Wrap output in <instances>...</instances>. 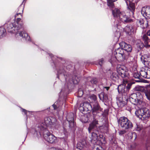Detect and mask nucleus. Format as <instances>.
Returning a JSON list of instances; mask_svg holds the SVG:
<instances>
[{
    "label": "nucleus",
    "instance_id": "35",
    "mask_svg": "<svg viewBox=\"0 0 150 150\" xmlns=\"http://www.w3.org/2000/svg\"><path fill=\"white\" fill-rule=\"evenodd\" d=\"M93 150H105L103 148L102 146L100 145H97L94 146L93 148Z\"/></svg>",
    "mask_w": 150,
    "mask_h": 150
},
{
    "label": "nucleus",
    "instance_id": "16",
    "mask_svg": "<svg viewBox=\"0 0 150 150\" xmlns=\"http://www.w3.org/2000/svg\"><path fill=\"white\" fill-rule=\"evenodd\" d=\"M120 47L124 50L128 52H130L132 50V47L131 45L128 44L124 42H122L119 44Z\"/></svg>",
    "mask_w": 150,
    "mask_h": 150
},
{
    "label": "nucleus",
    "instance_id": "60",
    "mask_svg": "<svg viewBox=\"0 0 150 150\" xmlns=\"http://www.w3.org/2000/svg\"><path fill=\"white\" fill-rule=\"evenodd\" d=\"M84 122L86 123L87 122V121H83Z\"/></svg>",
    "mask_w": 150,
    "mask_h": 150
},
{
    "label": "nucleus",
    "instance_id": "10",
    "mask_svg": "<svg viewBox=\"0 0 150 150\" xmlns=\"http://www.w3.org/2000/svg\"><path fill=\"white\" fill-rule=\"evenodd\" d=\"M8 32L11 34H19L20 36L25 38L26 40H29L30 38L28 34L24 31H19L18 29H8Z\"/></svg>",
    "mask_w": 150,
    "mask_h": 150
},
{
    "label": "nucleus",
    "instance_id": "34",
    "mask_svg": "<svg viewBox=\"0 0 150 150\" xmlns=\"http://www.w3.org/2000/svg\"><path fill=\"white\" fill-rule=\"evenodd\" d=\"M96 127V126L94 125V124H93L91 123L90 124L88 128V130L89 132L90 133L91 132V131Z\"/></svg>",
    "mask_w": 150,
    "mask_h": 150
},
{
    "label": "nucleus",
    "instance_id": "29",
    "mask_svg": "<svg viewBox=\"0 0 150 150\" xmlns=\"http://www.w3.org/2000/svg\"><path fill=\"white\" fill-rule=\"evenodd\" d=\"M72 81L74 84H77L79 82V79L77 76H75L72 77Z\"/></svg>",
    "mask_w": 150,
    "mask_h": 150
},
{
    "label": "nucleus",
    "instance_id": "13",
    "mask_svg": "<svg viewBox=\"0 0 150 150\" xmlns=\"http://www.w3.org/2000/svg\"><path fill=\"white\" fill-rule=\"evenodd\" d=\"M140 75L145 79H150V68L148 67H145L140 71Z\"/></svg>",
    "mask_w": 150,
    "mask_h": 150
},
{
    "label": "nucleus",
    "instance_id": "14",
    "mask_svg": "<svg viewBox=\"0 0 150 150\" xmlns=\"http://www.w3.org/2000/svg\"><path fill=\"white\" fill-rule=\"evenodd\" d=\"M141 13L145 18H150V6H144L142 7Z\"/></svg>",
    "mask_w": 150,
    "mask_h": 150
},
{
    "label": "nucleus",
    "instance_id": "53",
    "mask_svg": "<svg viewBox=\"0 0 150 150\" xmlns=\"http://www.w3.org/2000/svg\"><path fill=\"white\" fill-rule=\"evenodd\" d=\"M113 144H116V143H117V142L116 141H115V140H114V141H113V139H112L111 141V143L112 142H113Z\"/></svg>",
    "mask_w": 150,
    "mask_h": 150
},
{
    "label": "nucleus",
    "instance_id": "41",
    "mask_svg": "<svg viewBox=\"0 0 150 150\" xmlns=\"http://www.w3.org/2000/svg\"><path fill=\"white\" fill-rule=\"evenodd\" d=\"M23 7L21 5L18 8V11L23 13Z\"/></svg>",
    "mask_w": 150,
    "mask_h": 150
},
{
    "label": "nucleus",
    "instance_id": "46",
    "mask_svg": "<svg viewBox=\"0 0 150 150\" xmlns=\"http://www.w3.org/2000/svg\"><path fill=\"white\" fill-rule=\"evenodd\" d=\"M140 25L144 23V22L143 20L142 19H140L138 21Z\"/></svg>",
    "mask_w": 150,
    "mask_h": 150
},
{
    "label": "nucleus",
    "instance_id": "30",
    "mask_svg": "<svg viewBox=\"0 0 150 150\" xmlns=\"http://www.w3.org/2000/svg\"><path fill=\"white\" fill-rule=\"evenodd\" d=\"M98 138V136L97 134L96 133L94 132L92 133L91 135V140H94L95 141L97 140Z\"/></svg>",
    "mask_w": 150,
    "mask_h": 150
},
{
    "label": "nucleus",
    "instance_id": "7",
    "mask_svg": "<svg viewBox=\"0 0 150 150\" xmlns=\"http://www.w3.org/2000/svg\"><path fill=\"white\" fill-rule=\"evenodd\" d=\"M43 135L45 140L50 143H54L57 141V138L51 133L48 130H45L41 132V135Z\"/></svg>",
    "mask_w": 150,
    "mask_h": 150
},
{
    "label": "nucleus",
    "instance_id": "37",
    "mask_svg": "<svg viewBox=\"0 0 150 150\" xmlns=\"http://www.w3.org/2000/svg\"><path fill=\"white\" fill-rule=\"evenodd\" d=\"M90 98L95 103L97 101V97L96 95L93 94L90 96Z\"/></svg>",
    "mask_w": 150,
    "mask_h": 150
},
{
    "label": "nucleus",
    "instance_id": "20",
    "mask_svg": "<svg viewBox=\"0 0 150 150\" xmlns=\"http://www.w3.org/2000/svg\"><path fill=\"white\" fill-rule=\"evenodd\" d=\"M69 125L68 127V128L70 130H72L73 131H75V128L76 125L74 123V120L69 122H68Z\"/></svg>",
    "mask_w": 150,
    "mask_h": 150
},
{
    "label": "nucleus",
    "instance_id": "18",
    "mask_svg": "<svg viewBox=\"0 0 150 150\" xmlns=\"http://www.w3.org/2000/svg\"><path fill=\"white\" fill-rule=\"evenodd\" d=\"M119 77V76L117 72H112L110 76V79L114 81H116L118 80Z\"/></svg>",
    "mask_w": 150,
    "mask_h": 150
},
{
    "label": "nucleus",
    "instance_id": "3",
    "mask_svg": "<svg viewBox=\"0 0 150 150\" xmlns=\"http://www.w3.org/2000/svg\"><path fill=\"white\" fill-rule=\"evenodd\" d=\"M117 71L119 76L122 78L123 83L124 84L127 83V80L130 77L129 71L127 68L123 66L118 65L117 67Z\"/></svg>",
    "mask_w": 150,
    "mask_h": 150
},
{
    "label": "nucleus",
    "instance_id": "15",
    "mask_svg": "<svg viewBox=\"0 0 150 150\" xmlns=\"http://www.w3.org/2000/svg\"><path fill=\"white\" fill-rule=\"evenodd\" d=\"M124 1L126 4L127 9L130 11L132 14H133L135 8L134 4L132 2L133 0H124Z\"/></svg>",
    "mask_w": 150,
    "mask_h": 150
},
{
    "label": "nucleus",
    "instance_id": "26",
    "mask_svg": "<svg viewBox=\"0 0 150 150\" xmlns=\"http://www.w3.org/2000/svg\"><path fill=\"white\" fill-rule=\"evenodd\" d=\"M126 33L129 35L133 34L134 29H124Z\"/></svg>",
    "mask_w": 150,
    "mask_h": 150
},
{
    "label": "nucleus",
    "instance_id": "1",
    "mask_svg": "<svg viewBox=\"0 0 150 150\" xmlns=\"http://www.w3.org/2000/svg\"><path fill=\"white\" fill-rule=\"evenodd\" d=\"M53 118L52 117H46L44 118V123H42L36 127L34 129V134L37 137H40L41 135V132L45 130H48L47 127L48 126L52 124V120Z\"/></svg>",
    "mask_w": 150,
    "mask_h": 150
},
{
    "label": "nucleus",
    "instance_id": "12",
    "mask_svg": "<svg viewBox=\"0 0 150 150\" xmlns=\"http://www.w3.org/2000/svg\"><path fill=\"white\" fill-rule=\"evenodd\" d=\"M103 110L98 102L96 101L93 105L91 111L93 115H95L99 114L100 112H103Z\"/></svg>",
    "mask_w": 150,
    "mask_h": 150
},
{
    "label": "nucleus",
    "instance_id": "22",
    "mask_svg": "<svg viewBox=\"0 0 150 150\" xmlns=\"http://www.w3.org/2000/svg\"><path fill=\"white\" fill-rule=\"evenodd\" d=\"M133 76L136 79H140V78L141 76L140 75V73H139L135 69L134 71L133 72Z\"/></svg>",
    "mask_w": 150,
    "mask_h": 150
},
{
    "label": "nucleus",
    "instance_id": "44",
    "mask_svg": "<svg viewBox=\"0 0 150 150\" xmlns=\"http://www.w3.org/2000/svg\"><path fill=\"white\" fill-rule=\"evenodd\" d=\"M142 39L144 41L149 40L148 36L145 34H144L143 35Z\"/></svg>",
    "mask_w": 150,
    "mask_h": 150
},
{
    "label": "nucleus",
    "instance_id": "47",
    "mask_svg": "<svg viewBox=\"0 0 150 150\" xmlns=\"http://www.w3.org/2000/svg\"><path fill=\"white\" fill-rule=\"evenodd\" d=\"M17 24H19V25H21V23H20V22L21 21V18H17Z\"/></svg>",
    "mask_w": 150,
    "mask_h": 150
},
{
    "label": "nucleus",
    "instance_id": "31",
    "mask_svg": "<svg viewBox=\"0 0 150 150\" xmlns=\"http://www.w3.org/2000/svg\"><path fill=\"white\" fill-rule=\"evenodd\" d=\"M117 0H107L108 5V6L112 7L113 6V2Z\"/></svg>",
    "mask_w": 150,
    "mask_h": 150
},
{
    "label": "nucleus",
    "instance_id": "38",
    "mask_svg": "<svg viewBox=\"0 0 150 150\" xmlns=\"http://www.w3.org/2000/svg\"><path fill=\"white\" fill-rule=\"evenodd\" d=\"M137 126L135 128L134 130L137 131H140L142 129V127L140 125L136 124Z\"/></svg>",
    "mask_w": 150,
    "mask_h": 150
},
{
    "label": "nucleus",
    "instance_id": "45",
    "mask_svg": "<svg viewBox=\"0 0 150 150\" xmlns=\"http://www.w3.org/2000/svg\"><path fill=\"white\" fill-rule=\"evenodd\" d=\"M132 139L133 138V139H134L135 140L136 139L137 137V136L136 133L133 132L132 133Z\"/></svg>",
    "mask_w": 150,
    "mask_h": 150
},
{
    "label": "nucleus",
    "instance_id": "64",
    "mask_svg": "<svg viewBox=\"0 0 150 150\" xmlns=\"http://www.w3.org/2000/svg\"><path fill=\"white\" fill-rule=\"evenodd\" d=\"M85 150H86V149Z\"/></svg>",
    "mask_w": 150,
    "mask_h": 150
},
{
    "label": "nucleus",
    "instance_id": "58",
    "mask_svg": "<svg viewBox=\"0 0 150 150\" xmlns=\"http://www.w3.org/2000/svg\"><path fill=\"white\" fill-rule=\"evenodd\" d=\"M116 27H117V28L119 27V25L118 24L117 25V26Z\"/></svg>",
    "mask_w": 150,
    "mask_h": 150
},
{
    "label": "nucleus",
    "instance_id": "27",
    "mask_svg": "<svg viewBox=\"0 0 150 150\" xmlns=\"http://www.w3.org/2000/svg\"><path fill=\"white\" fill-rule=\"evenodd\" d=\"M99 137L100 138L99 141L102 144H104L106 143V142L105 137H103L102 135H100Z\"/></svg>",
    "mask_w": 150,
    "mask_h": 150
},
{
    "label": "nucleus",
    "instance_id": "2",
    "mask_svg": "<svg viewBox=\"0 0 150 150\" xmlns=\"http://www.w3.org/2000/svg\"><path fill=\"white\" fill-rule=\"evenodd\" d=\"M129 99L130 102L134 105L141 107L145 105V103L143 101L142 95L140 92H137L131 94Z\"/></svg>",
    "mask_w": 150,
    "mask_h": 150
},
{
    "label": "nucleus",
    "instance_id": "32",
    "mask_svg": "<svg viewBox=\"0 0 150 150\" xmlns=\"http://www.w3.org/2000/svg\"><path fill=\"white\" fill-rule=\"evenodd\" d=\"M63 132L64 134L66 135L68 133V131L70 130L69 129V128L67 127L65 125V123H63Z\"/></svg>",
    "mask_w": 150,
    "mask_h": 150
},
{
    "label": "nucleus",
    "instance_id": "21",
    "mask_svg": "<svg viewBox=\"0 0 150 150\" xmlns=\"http://www.w3.org/2000/svg\"><path fill=\"white\" fill-rule=\"evenodd\" d=\"M123 83V84L119 86L117 88L118 92H120L122 93L125 92V89H126L125 86H126V84H127V83L124 84Z\"/></svg>",
    "mask_w": 150,
    "mask_h": 150
},
{
    "label": "nucleus",
    "instance_id": "50",
    "mask_svg": "<svg viewBox=\"0 0 150 150\" xmlns=\"http://www.w3.org/2000/svg\"><path fill=\"white\" fill-rule=\"evenodd\" d=\"M83 91H79L78 92V94L79 95V96H81L83 94Z\"/></svg>",
    "mask_w": 150,
    "mask_h": 150
},
{
    "label": "nucleus",
    "instance_id": "24",
    "mask_svg": "<svg viewBox=\"0 0 150 150\" xmlns=\"http://www.w3.org/2000/svg\"><path fill=\"white\" fill-rule=\"evenodd\" d=\"M99 97L100 99L103 101L108 98L106 94L103 92H101L99 95Z\"/></svg>",
    "mask_w": 150,
    "mask_h": 150
},
{
    "label": "nucleus",
    "instance_id": "8",
    "mask_svg": "<svg viewBox=\"0 0 150 150\" xmlns=\"http://www.w3.org/2000/svg\"><path fill=\"white\" fill-rule=\"evenodd\" d=\"M114 54L116 59L118 61H123L127 59L123 49L121 47L116 49L114 52Z\"/></svg>",
    "mask_w": 150,
    "mask_h": 150
},
{
    "label": "nucleus",
    "instance_id": "4",
    "mask_svg": "<svg viewBox=\"0 0 150 150\" xmlns=\"http://www.w3.org/2000/svg\"><path fill=\"white\" fill-rule=\"evenodd\" d=\"M112 13L113 16L124 23H128L132 21L131 19L126 15L125 13L120 12L117 8H115L112 10Z\"/></svg>",
    "mask_w": 150,
    "mask_h": 150
},
{
    "label": "nucleus",
    "instance_id": "40",
    "mask_svg": "<svg viewBox=\"0 0 150 150\" xmlns=\"http://www.w3.org/2000/svg\"><path fill=\"white\" fill-rule=\"evenodd\" d=\"M104 61L103 59V58H101L99 60H98L99 64L101 66L103 65V64L104 63Z\"/></svg>",
    "mask_w": 150,
    "mask_h": 150
},
{
    "label": "nucleus",
    "instance_id": "55",
    "mask_svg": "<svg viewBox=\"0 0 150 150\" xmlns=\"http://www.w3.org/2000/svg\"><path fill=\"white\" fill-rule=\"evenodd\" d=\"M22 13V12H20V13H17V14H16V15H15V17H17V16H18V15H19V14L21 15Z\"/></svg>",
    "mask_w": 150,
    "mask_h": 150
},
{
    "label": "nucleus",
    "instance_id": "17",
    "mask_svg": "<svg viewBox=\"0 0 150 150\" xmlns=\"http://www.w3.org/2000/svg\"><path fill=\"white\" fill-rule=\"evenodd\" d=\"M86 142L83 141L82 142H78L76 148H75L74 150H85L86 147L85 146Z\"/></svg>",
    "mask_w": 150,
    "mask_h": 150
},
{
    "label": "nucleus",
    "instance_id": "43",
    "mask_svg": "<svg viewBox=\"0 0 150 150\" xmlns=\"http://www.w3.org/2000/svg\"><path fill=\"white\" fill-rule=\"evenodd\" d=\"M126 133V131L124 129V130H120L119 132V134L120 135H122Z\"/></svg>",
    "mask_w": 150,
    "mask_h": 150
},
{
    "label": "nucleus",
    "instance_id": "33",
    "mask_svg": "<svg viewBox=\"0 0 150 150\" xmlns=\"http://www.w3.org/2000/svg\"><path fill=\"white\" fill-rule=\"evenodd\" d=\"M58 74H63L65 78V71L64 69H60L57 71Z\"/></svg>",
    "mask_w": 150,
    "mask_h": 150
},
{
    "label": "nucleus",
    "instance_id": "49",
    "mask_svg": "<svg viewBox=\"0 0 150 150\" xmlns=\"http://www.w3.org/2000/svg\"><path fill=\"white\" fill-rule=\"evenodd\" d=\"M52 106L54 108V110H57L58 108V107H57V106L55 104H53L52 105Z\"/></svg>",
    "mask_w": 150,
    "mask_h": 150
},
{
    "label": "nucleus",
    "instance_id": "51",
    "mask_svg": "<svg viewBox=\"0 0 150 150\" xmlns=\"http://www.w3.org/2000/svg\"><path fill=\"white\" fill-rule=\"evenodd\" d=\"M102 127H104L105 129L106 130H107L108 128V125L107 124L105 125H104Z\"/></svg>",
    "mask_w": 150,
    "mask_h": 150
},
{
    "label": "nucleus",
    "instance_id": "63",
    "mask_svg": "<svg viewBox=\"0 0 150 150\" xmlns=\"http://www.w3.org/2000/svg\"><path fill=\"white\" fill-rule=\"evenodd\" d=\"M11 25H13V24H11Z\"/></svg>",
    "mask_w": 150,
    "mask_h": 150
},
{
    "label": "nucleus",
    "instance_id": "36",
    "mask_svg": "<svg viewBox=\"0 0 150 150\" xmlns=\"http://www.w3.org/2000/svg\"><path fill=\"white\" fill-rule=\"evenodd\" d=\"M108 114V111L106 110H105L103 112H102V113L100 114V115H98V116H101L102 115L103 117H106L107 116Z\"/></svg>",
    "mask_w": 150,
    "mask_h": 150
},
{
    "label": "nucleus",
    "instance_id": "54",
    "mask_svg": "<svg viewBox=\"0 0 150 150\" xmlns=\"http://www.w3.org/2000/svg\"><path fill=\"white\" fill-rule=\"evenodd\" d=\"M104 88L106 89L107 91H108L110 88V87L109 86L105 87Z\"/></svg>",
    "mask_w": 150,
    "mask_h": 150
},
{
    "label": "nucleus",
    "instance_id": "48",
    "mask_svg": "<svg viewBox=\"0 0 150 150\" xmlns=\"http://www.w3.org/2000/svg\"><path fill=\"white\" fill-rule=\"evenodd\" d=\"M144 44L146 46H147L149 45V40H144Z\"/></svg>",
    "mask_w": 150,
    "mask_h": 150
},
{
    "label": "nucleus",
    "instance_id": "57",
    "mask_svg": "<svg viewBox=\"0 0 150 150\" xmlns=\"http://www.w3.org/2000/svg\"><path fill=\"white\" fill-rule=\"evenodd\" d=\"M134 146H135V144H134ZM130 147H131V148H134V146H133V145H131L130 146Z\"/></svg>",
    "mask_w": 150,
    "mask_h": 150
},
{
    "label": "nucleus",
    "instance_id": "59",
    "mask_svg": "<svg viewBox=\"0 0 150 150\" xmlns=\"http://www.w3.org/2000/svg\"><path fill=\"white\" fill-rule=\"evenodd\" d=\"M136 81L137 82H140V80Z\"/></svg>",
    "mask_w": 150,
    "mask_h": 150
},
{
    "label": "nucleus",
    "instance_id": "11",
    "mask_svg": "<svg viewBox=\"0 0 150 150\" xmlns=\"http://www.w3.org/2000/svg\"><path fill=\"white\" fill-rule=\"evenodd\" d=\"M134 90L139 92L144 93L148 99L150 100V84L147 87L139 86H136L134 88Z\"/></svg>",
    "mask_w": 150,
    "mask_h": 150
},
{
    "label": "nucleus",
    "instance_id": "5",
    "mask_svg": "<svg viewBox=\"0 0 150 150\" xmlns=\"http://www.w3.org/2000/svg\"><path fill=\"white\" fill-rule=\"evenodd\" d=\"M146 105L144 106H140L141 108L136 110L135 114L136 116L142 120H147L150 116V110L145 108Z\"/></svg>",
    "mask_w": 150,
    "mask_h": 150
},
{
    "label": "nucleus",
    "instance_id": "62",
    "mask_svg": "<svg viewBox=\"0 0 150 150\" xmlns=\"http://www.w3.org/2000/svg\"><path fill=\"white\" fill-rule=\"evenodd\" d=\"M25 0H24L23 1V3L24 2V1H25Z\"/></svg>",
    "mask_w": 150,
    "mask_h": 150
},
{
    "label": "nucleus",
    "instance_id": "52",
    "mask_svg": "<svg viewBox=\"0 0 150 150\" xmlns=\"http://www.w3.org/2000/svg\"><path fill=\"white\" fill-rule=\"evenodd\" d=\"M22 111L24 113L25 115H26L27 112V111L23 108H22Z\"/></svg>",
    "mask_w": 150,
    "mask_h": 150
},
{
    "label": "nucleus",
    "instance_id": "28",
    "mask_svg": "<svg viewBox=\"0 0 150 150\" xmlns=\"http://www.w3.org/2000/svg\"><path fill=\"white\" fill-rule=\"evenodd\" d=\"M134 83L132 82H128V81H127V83L126 84V86H125L126 90L129 91L131 88L132 85Z\"/></svg>",
    "mask_w": 150,
    "mask_h": 150
},
{
    "label": "nucleus",
    "instance_id": "9",
    "mask_svg": "<svg viewBox=\"0 0 150 150\" xmlns=\"http://www.w3.org/2000/svg\"><path fill=\"white\" fill-rule=\"evenodd\" d=\"M92 109L91 104L88 102H85L80 104L79 110L83 114L90 112Z\"/></svg>",
    "mask_w": 150,
    "mask_h": 150
},
{
    "label": "nucleus",
    "instance_id": "23",
    "mask_svg": "<svg viewBox=\"0 0 150 150\" xmlns=\"http://www.w3.org/2000/svg\"><path fill=\"white\" fill-rule=\"evenodd\" d=\"M67 120L68 122L74 120V115L72 113L68 114L67 115Z\"/></svg>",
    "mask_w": 150,
    "mask_h": 150
},
{
    "label": "nucleus",
    "instance_id": "25",
    "mask_svg": "<svg viewBox=\"0 0 150 150\" xmlns=\"http://www.w3.org/2000/svg\"><path fill=\"white\" fill-rule=\"evenodd\" d=\"M6 34L5 29H0V38L4 37Z\"/></svg>",
    "mask_w": 150,
    "mask_h": 150
},
{
    "label": "nucleus",
    "instance_id": "39",
    "mask_svg": "<svg viewBox=\"0 0 150 150\" xmlns=\"http://www.w3.org/2000/svg\"><path fill=\"white\" fill-rule=\"evenodd\" d=\"M91 123L96 126L98 124V121L94 118H93V120Z\"/></svg>",
    "mask_w": 150,
    "mask_h": 150
},
{
    "label": "nucleus",
    "instance_id": "42",
    "mask_svg": "<svg viewBox=\"0 0 150 150\" xmlns=\"http://www.w3.org/2000/svg\"><path fill=\"white\" fill-rule=\"evenodd\" d=\"M146 146L147 150H150V142H147Z\"/></svg>",
    "mask_w": 150,
    "mask_h": 150
},
{
    "label": "nucleus",
    "instance_id": "6",
    "mask_svg": "<svg viewBox=\"0 0 150 150\" xmlns=\"http://www.w3.org/2000/svg\"><path fill=\"white\" fill-rule=\"evenodd\" d=\"M117 122L119 125L125 130L131 129L133 127L131 122L125 116L121 117L117 119Z\"/></svg>",
    "mask_w": 150,
    "mask_h": 150
},
{
    "label": "nucleus",
    "instance_id": "61",
    "mask_svg": "<svg viewBox=\"0 0 150 150\" xmlns=\"http://www.w3.org/2000/svg\"><path fill=\"white\" fill-rule=\"evenodd\" d=\"M146 24H147V25H148V23H146Z\"/></svg>",
    "mask_w": 150,
    "mask_h": 150
},
{
    "label": "nucleus",
    "instance_id": "56",
    "mask_svg": "<svg viewBox=\"0 0 150 150\" xmlns=\"http://www.w3.org/2000/svg\"><path fill=\"white\" fill-rule=\"evenodd\" d=\"M147 34L148 35L150 36V30L147 32Z\"/></svg>",
    "mask_w": 150,
    "mask_h": 150
},
{
    "label": "nucleus",
    "instance_id": "19",
    "mask_svg": "<svg viewBox=\"0 0 150 150\" xmlns=\"http://www.w3.org/2000/svg\"><path fill=\"white\" fill-rule=\"evenodd\" d=\"M88 81L90 82L93 85H96L97 83L98 82V79L96 77H89L88 78Z\"/></svg>",
    "mask_w": 150,
    "mask_h": 150
}]
</instances>
